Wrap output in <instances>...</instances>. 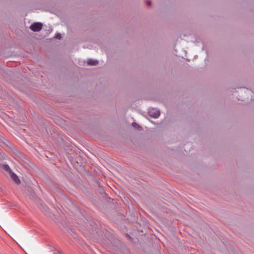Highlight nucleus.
Here are the masks:
<instances>
[{"instance_id":"obj_7","label":"nucleus","mask_w":254,"mask_h":254,"mask_svg":"<svg viewBox=\"0 0 254 254\" xmlns=\"http://www.w3.org/2000/svg\"><path fill=\"white\" fill-rule=\"evenodd\" d=\"M132 126L135 128H140V127L138 125H137L136 123H135L134 122L132 123Z\"/></svg>"},{"instance_id":"obj_3","label":"nucleus","mask_w":254,"mask_h":254,"mask_svg":"<svg viewBox=\"0 0 254 254\" xmlns=\"http://www.w3.org/2000/svg\"><path fill=\"white\" fill-rule=\"evenodd\" d=\"M98 61L96 60L89 59L87 60V63L90 65H96L98 64Z\"/></svg>"},{"instance_id":"obj_2","label":"nucleus","mask_w":254,"mask_h":254,"mask_svg":"<svg viewBox=\"0 0 254 254\" xmlns=\"http://www.w3.org/2000/svg\"><path fill=\"white\" fill-rule=\"evenodd\" d=\"M149 115L154 118H157L160 115V111L155 108H152L148 111Z\"/></svg>"},{"instance_id":"obj_8","label":"nucleus","mask_w":254,"mask_h":254,"mask_svg":"<svg viewBox=\"0 0 254 254\" xmlns=\"http://www.w3.org/2000/svg\"><path fill=\"white\" fill-rule=\"evenodd\" d=\"M146 3L148 6H150L151 4V1L150 0H147Z\"/></svg>"},{"instance_id":"obj_5","label":"nucleus","mask_w":254,"mask_h":254,"mask_svg":"<svg viewBox=\"0 0 254 254\" xmlns=\"http://www.w3.org/2000/svg\"><path fill=\"white\" fill-rule=\"evenodd\" d=\"M3 168L4 170L9 172L10 174L12 172L10 167L7 164L3 165Z\"/></svg>"},{"instance_id":"obj_4","label":"nucleus","mask_w":254,"mask_h":254,"mask_svg":"<svg viewBox=\"0 0 254 254\" xmlns=\"http://www.w3.org/2000/svg\"><path fill=\"white\" fill-rule=\"evenodd\" d=\"M11 177L15 183H20V180L18 178L17 176L14 173H12V174L11 175Z\"/></svg>"},{"instance_id":"obj_1","label":"nucleus","mask_w":254,"mask_h":254,"mask_svg":"<svg viewBox=\"0 0 254 254\" xmlns=\"http://www.w3.org/2000/svg\"><path fill=\"white\" fill-rule=\"evenodd\" d=\"M43 24L41 22H35L30 26V29L33 31H39L42 27Z\"/></svg>"},{"instance_id":"obj_6","label":"nucleus","mask_w":254,"mask_h":254,"mask_svg":"<svg viewBox=\"0 0 254 254\" xmlns=\"http://www.w3.org/2000/svg\"><path fill=\"white\" fill-rule=\"evenodd\" d=\"M56 39H60L62 38L61 35L60 33H56L54 37Z\"/></svg>"}]
</instances>
